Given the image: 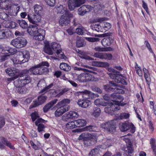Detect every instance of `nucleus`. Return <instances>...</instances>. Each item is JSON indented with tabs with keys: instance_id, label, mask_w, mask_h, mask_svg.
I'll list each match as a JSON object with an SVG mask.
<instances>
[{
	"instance_id": "58836bf2",
	"label": "nucleus",
	"mask_w": 156,
	"mask_h": 156,
	"mask_svg": "<svg viewBox=\"0 0 156 156\" xmlns=\"http://www.w3.org/2000/svg\"><path fill=\"white\" fill-rule=\"evenodd\" d=\"M66 126L67 128L70 129H73L77 127L76 123L75 122V120L74 121H72L68 122L66 125Z\"/></svg>"
},
{
	"instance_id": "72a5a7b5",
	"label": "nucleus",
	"mask_w": 156,
	"mask_h": 156,
	"mask_svg": "<svg viewBox=\"0 0 156 156\" xmlns=\"http://www.w3.org/2000/svg\"><path fill=\"white\" fill-rule=\"evenodd\" d=\"M89 133H82L78 137V140H89Z\"/></svg>"
},
{
	"instance_id": "3c124183",
	"label": "nucleus",
	"mask_w": 156,
	"mask_h": 156,
	"mask_svg": "<svg viewBox=\"0 0 156 156\" xmlns=\"http://www.w3.org/2000/svg\"><path fill=\"white\" fill-rule=\"evenodd\" d=\"M104 59L110 60L112 59V55L111 54L104 53Z\"/></svg>"
},
{
	"instance_id": "39448f33",
	"label": "nucleus",
	"mask_w": 156,
	"mask_h": 156,
	"mask_svg": "<svg viewBox=\"0 0 156 156\" xmlns=\"http://www.w3.org/2000/svg\"><path fill=\"white\" fill-rule=\"evenodd\" d=\"M101 127L105 131L113 133L115 131L116 125L114 120H112L103 122L101 124Z\"/></svg>"
},
{
	"instance_id": "bf43d9fd",
	"label": "nucleus",
	"mask_w": 156,
	"mask_h": 156,
	"mask_svg": "<svg viewBox=\"0 0 156 156\" xmlns=\"http://www.w3.org/2000/svg\"><path fill=\"white\" fill-rule=\"evenodd\" d=\"M31 118L33 121H34L39 117L38 114L37 112H35L31 114Z\"/></svg>"
},
{
	"instance_id": "0eeeda50",
	"label": "nucleus",
	"mask_w": 156,
	"mask_h": 156,
	"mask_svg": "<svg viewBox=\"0 0 156 156\" xmlns=\"http://www.w3.org/2000/svg\"><path fill=\"white\" fill-rule=\"evenodd\" d=\"M119 128L122 132L126 131L129 130L132 133H133L135 131V127L134 125L131 122H125L120 124Z\"/></svg>"
},
{
	"instance_id": "09e8293b",
	"label": "nucleus",
	"mask_w": 156,
	"mask_h": 156,
	"mask_svg": "<svg viewBox=\"0 0 156 156\" xmlns=\"http://www.w3.org/2000/svg\"><path fill=\"white\" fill-rule=\"evenodd\" d=\"M74 69L75 70H81L83 72L87 71L89 72L90 73H93L92 71L88 70L87 69H86V68H83L81 66V67H75L74 68Z\"/></svg>"
},
{
	"instance_id": "dca6fc26",
	"label": "nucleus",
	"mask_w": 156,
	"mask_h": 156,
	"mask_svg": "<svg viewBox=\"0 0 156 156\" xmlns=\"http://www.w3.org/2000/svg\"><path fill=\"white\" fill-rule=\"evenodd\" d=\"M77 104L78 105L83 108H86L91 104L90 100L87 99H80L78 100Z\"/></svg>"
},
{
	"instance_id": "e2e57ef3",
	"label": "nucleus",
	"mask_w": 156,
	"mask_h": 156,
	"mask_svg": "<svg viewBox=\"0 0 156 156\" xmlns=\"http://www.w3.org/2000/svg\"><path fill=\"white\" fill-rule=\"evenodd\" d=\"M68 90V89L66 88L61 90L60 92L58 94L56 95V97H60L62 95L65 93H66Z\"/></svg>"
},
{
	"instance_id": "c85d7f7f",
	"label": "nucleus",
	"mask_w": 156,
	"mask_h": 156,
	"mask_svg": "<svg viewBox=\"0 0 156 156\" xmlns=\"http://www.w3.org/2000/svg\"><path fill=\"white\" fill-rule=\"evenodd\" d=\"M59 67L61 70L68 71L71 69V67L68 65L67 63H60Z\"/></svg>"
},
{
	"instance_id": "603ef678",
	"label": "nucleus",
	"mask_w": 156,
	"mask_h": 156,
	"mask_svg": "<svg viewBox=\"0 0 156 156\" xmlns=\"http://www.w3.org/2000/svg\"><path fill=\"white\" fill-rule=\"evenodd\" d=\"M125 151L127 153H128L129 155V154H132L133 152V149L131 144L128 145L127 146L126 149L125 150Z\"/></svg>"
},
{
	"instance_id": "680f3d73",
	"label": "nucleus",
	"mask_w": 156,
	"mask_h": 156,
	"mask_svg": "<svg viewBox=\"0 0 156 156\" xmlns=\"http://www.w3.org/2000/svg\"><path fill=\"white\" fill-rule=\"evenodd\" d=\"M87 40L90 42H95L99 41L100 39L97 37H87Z\"/></svg>"
},
{
	"instance_id": "a19ab883",
	"label": "nucleus",
	"mask_w": 156,
	"mask_h": 156,
	"mask_svg": "<svg viewBox=\"0 0 156 156\" xmlns=\"http://www.w3.org/2000/svg\"><path fill=\"white\" fill-rule=\"evenodd\" d=\"M9 32H10V31H5L4 30L0 31V39L6 38L8 37Z\"/></svg>"
},
{
	"instance_id": "473e14b6",
	"label": "nucleus",
	"mask_w": 156,
	"mask_h": 156,
	"mask_svg": "<svg viewBox=\"0 0 156 156\" xmlns=\"http://www.w3.org/2000/svg\"><path fill=\"white\" fill-rule=\"evenodd\" d=\"M17 23L23 29H26L28 27L27 22L24 20H19L17 21Z\"/></svg>"
},
{
	"instance_id": "412c9836",
	"label": "nucleus",
	"mask_w": 156,
	"mask_h": 156,
	"mask_svg": "<svg viewBox=\"0 0 156 156\" xmlns=\"http://www.w3.org/2000/svg\"><path fill=\"white\" fill-rule=\"evenodd\" d=\"M59 23L62 26L67 25L70 22V20L63 14L59 20Z\"/></svg>"
},
{
	"instance_id": "6e6d98bb",
	"label": "nucleus",
	"mask_w": 156,
	"mask_h": 156,
	"mask_svg": "<svg viewBox=\"0 0 156 156\" xmlns=\"http://www.w3.org/2000/svg\"><path fill=\"white\" fill-rule=\"evenodd\" d=\"M2 51L5 54H7L9 53H12V49L9 48V47H4L2 50Z\"/></svg>"
},
{
	"instance_id": "774afa93",
	"label": "nucleus",
	"mask_w": 156,
	"mask_h": 156,
	"mask_svg": "<svg viewBox=\"0 0 156 156\" xmlns=\"http://www.w3.org/2000/svg\"><path fill=\"white\" fill-rule=\"evenodd\" d=\"M30 136L32 138L36 137L37 136V135L36 131L34 130H32L31 131Z\"/></svg>"
},
{
	"instance_id": "c756f323",
	"label": "nucleus",
	"mask_w": 156,
	"mask_h": 156,
	"mask_svg": "<svg viewBox=\"0 0 156 156\" xmlns=\"http://www.w3.org/2000/svg\"><path fill=\"white\" fill-rule=\"evenodd\" d=\"M77 127H80L85 126L87 123L86 121L83 119H79L75 120Z\"/></svg>"
},
{
	"instance_id": "f257e3e1",
	"label": "nucleus",
	"mask_w": 156,
	"mask_h": 156,
	"mask_svg": "<svg viewBox=\"0 0 156 156\" xmlns=\"http://www.w3.org/2000/svg\"><path fill=\"white\" fill-rule=\"evenodd\" d=\"M49 64L47 62H43L38 64L33 67L29 70L25 69L28 71L26 75H27L30 72V74L34 75H40L47 73L48 71V67L49 66Z\"/></svg>"
},
{
	"instance_id": "ddd939ff",
	"label": "nucleus",
	"mask_w": 156,
	"mask_h": 156,
	"mask_svg": "<svg viewBox=\"0 0 156 156\" xmlns=\"http://www.w3.org/2000/svg\"><path fill=\"white\" fill-rule=\"evenodd\" d=\"M93 8L92 7L89 5H83L78 9V14L80 15L83 16L92 9Z\"/></svg>"
},
{
	"instance_id": "052dcab7",
	"label": "nucleus",
	"mask_w": 156,
	"mask_h": 156,
	"mask_svg": "<svg viewBox=\"0 0 156 156\" xmlns=\"http://www.w3.org/2000/svg\"><path fill=\"white\" fill-rule=\"evenodd\" d=\"M37 126V129L39 132L44 131V129L45 127L44 125L42 123H40L39 125H36Z\"/></svg>"
},
{
	"instance_id": "2f4dec72",
	"label": "nucleus",
	"mask_w": 156,
	"mask_h": 156,
	"mask_svg": "<svg viewBox=\"0 0 156 156\" xmlns=\"http://www.w3.org/2000/svg\"><path fill=\"white\" fill-rule=\"evenodd\" d=\"M112 48L110 47L108 48H101L99 46H97L95 47L94 50L98 52H103V51H111L112 50Z\"/></svg>"
},
{
	"instance_id": "4be33fe9",
	"label": "nucleus",
	"mask_w": 156,
	"mask_h": 156,
	"mask_svg": "<svg viewBox=\"0 0 156 156\" xmlns=\"http://www.w3.org/2000/svg\"><path fill=\"white\" fill-rule=\"evenodd\" d=\"M38 29L36 26L30 25L28 27L27 31L30 35L34 36L37 33Z\"/></svg>"
},
{
	"instance_id": "13d9d810",
	"label": "nucleus",
	"mask_w": 156,
	"mask_h": 156,
	"mask_svg": "<svg viewBox=\"0 0 156 156\" xmlns=\"http://www.w3.org/2000/svg\"><path fill=\"white\" fill-rule=\"evenodd\" d=\"M83 40L77 39L76 41V45L77 47H80L83 46Z\"/></svg>"
},
{
	"instance_id": "bb28decb",
	"label": "nucleus",
	"mask_w": 156,
	"mask_h": 156,
	"mask_svg": "<svg viewBox=\"0 0 156 156\" xmlns=\"http://www.w3.org/2000/svg\"><path fill=\"white\" fill-rule=\"evenodd\" d=\"M143 71L144 74V77L146 79V80L148 84H149L150 82V75L149 72L147 69L144 68H143Z\"/></svg>"
},
{
	"instance_id": "5fc2aeb1",
	"label": "nucleus",
	"mask_w": 156,
	"mask_h": 156,
	"mask_svg": "<svg viewBox=\"0 0 156 156\" xmlns=\"http://www.w3.org/2000/svg\"><path fill=\"white\" fill-rule=\"evenodd\" d=\"M46 3L51 7L55 6V0H44Z\"/></svg>"
},
{
	"instance_id": "a211bd4d",
	"label": "nucleus",
	"mask_w": 156,
	"mask_h": 156,
	"mask_svg": "<svg viewBox=\"0 0 156 156\" xmlns=\"http://www.w3.org/2000/svg\"><path fill=\"white\" fill-rule=\"evenodd\" d=\"M58 101L57 99H55L47 103L43 107V111L44 112H47L50 108L52 107Z\"/></svg>"
},
{
	"instance_id": "ea45409f",
	"label": "nucleus",
	"mask_w": 156,
	"mask_h": 156,
	"mask_svg": "<svg viewBox=\"0 0 156 156\" xmlns=\"http://www.w3.org/2000/svg\"><path fill=\"white\" fill-rule=\"evenodd\" d=\"M129 113H122L120 114L118 119H127L129 118Z\"/></svg>"
},
{
	"instance_id": "e433bc0d",
	"label": "nucleus",
	"mask_w": 156,
	"mask_h": 156,
	"mask_svg": "<svg viewBox=\"0 0 156 156\" xmlns=\"http://www.w3.org/2000/svg\"><path fill=\"white\" fill-rule=\"evenodd\" d=\"M13 57V55L12 54L1 56L0 57V60L1 62L4 61L5 60L9 59H12Z\"/></svg>"
},
{
	"instance_id": "4d7b16f0",
	"label": "nucleus",
	"mask_w": 156,
	"mask_h": 156,
	"mask_svg": "<svg viewBox=\"0 0 156 156\" xmlns=\"http://www.w3.org/2000/svg\"><path fill=\"white\" fill-rule=\"evenodd\" d=\"M101 27L99 24H93L91 26V28L93 30L97 31H100V27Z\"/></svg>"
},
{
	"instance_id": "f03ea898",
	"label": "nucleus",
	"mask_w": 156,
	"mask_h": 156,
	"mask_svg": "<svg viewBox=\"0 0 156 156\" xmlns=\"http://www.w3.org/2000/svg\"><path fill=\"white\" fill-rule=\"evenodd\" d=\"M44 52L49 55H52L55 51L56 56L61 58L66 59V57L64 55L59 44L55 43H52L51 46H46L44 49Z\"/></svg>"
},
{
	"instance_id": "aec40b11",
	"label": "nucleus",
	"mask_w": 156,
	"mask_h": 156,
	"mask_svg": "<svg viewBox=\"0 0 156 156\" xmlns=\"http://www.w3.org/2000/svg\"><path fill=\"white\" fill-rule=\"evenodd\" d=\"M11 2L9 0L0 2V9L8 10L11 7Z\"/></svg>"
},
{
	"instance_id": "9d476101",
	"label": "nucleus",
	"mask_w": 156,
	"mask_h": 156,
	"mask_svg": "<svg viewBox=\"0 0 156 156\" xmlns=\"http://www.w3.org/2000/svg\"><path fill=\"white\" fill-rule=\"evenodd\" d=\"M79 116L77 112L70 111L64 114L62 117V119L64 121H67L71 119H75Z\"/></svg>"
},
{
	"instance_id": "69168bd1",
	"label": "nucleus",
	"mask_w": 156,
	"mask_h": 156,
	"mask_svg": "<svg viewBox=\"0 0 156 156\" xmlns=\"http://www.w3.org/2000/svg\"><path fill=\"white\" fill-rule=\"evenodd\" d=\"M148 126L151 132H152L154 130V127L153 124L151 121H149Z\"/></svg>"
},
{
	"instance_id": "8fccbe9b",
	"label": "nucleus",
	"mask_w": 156,
	"mask_h": 156,
	"mask_svg": "<svg viewBox=\"0 0 156 156\" xmlns=\"http://www.w3.org/2000/svg\"><path fill=\"white\" fill-rule=\"evenodd\" d=\"M94 56L96 58L104 59V53L96 52L94 53Z\"/></svg>"
},
{
	"instance_id": "393cba45",
	"label": "nucleus",
	"mask_w": 156,
	"mask_h": 156,
	"mask_svg": "<svg viewBox=\"0 0 156 156\" xmlns=\"http://www.w3.org/2000/svg\"><path fill=\"white\" fill-rule=\"evenodd\" d=\"M100 148L97 147L93 149L89 153V156H99Z\"/></svg>"
},
{
	"instance_id": "2eb2a0df",
	"label": "nucleus",
	"mask_w": 156,
	"mask_h": 156,
	"mask_svg": "<svg viewBox=\"0 0 156 156\" xmlns=\"http://www.w3.org/2000/svg\"><path fill=\"white\" fill-rule=\"evenodd\" d=\"M47 99V97L42 94L38 96L37 98V100L34 101L32 107H36L38 105H41L44 103Z\"/></svg>"
},
{
	"instance_id": "5701e85b",
	"label": "nucleus",
	"mask_w": 156,
	"mask_h": 156,
	"mask_svg": "<svg viewBox=\"0 0 156 156\" xmlns=\"http://www.w3.org/2000/svg\"><path fill=\"white\" fill-rule=\"evenodd\" d=\"M113 41V39L110 37L104 38L101 41L102 45L104 47L110 46Z\"/></svg>"
},
{
	"instance_id": "f704fd0d",
	"label": "nucleus",
	"mask_w": 156,
	"mask_h": 156,
	"mask_svg": "<svg viewBox=\"0 0 156 156\" xmlns=\"http://www.w3.org/2000/svg\"><path fill=\"white\" fill-rule=\"evenodd\" d=\"M150 144L154 153V156H156V144L154 139H151L150 140Z\"/></svg>"
},
{
	"instance_id": "6e6552de",
	"label": "nucleus",
	"mask_w": 156,
	"mask_h": 156,
	"mask_svg": "<svg viewBox=\"0 0 156 156\" xmlns=\"http://www.w3.org/2000/svg\"><path fill=\"white\" fill-rule=\"evenodd\" d=\"M85 0H69L68 5L69 9L73 10L76 7H79L81 4L85 3Z\"/></svg>"
},
{
	"instance_id": "49530a36",
	"label": "nucleus",
	"mask_w": 156,
	"mask_h": 156,
	"mask_svg": "<svg viewBox=\"0 0 156 156\" xmlns=\"http://www.w3.org/2000/svg\"><path fill=\"white\" fill-rule=\"evenodd\" d=\"M89 140H90L94 143L96 142L97 140L96 135L94 133H89Z\"/></svg>"
},
{
	"instance_id": "1a4fd4ad",
	"label": "nucleus",
	"mask_w": 156,
	"mask_h": 156,
	"mask_svg": "<svg viewBox=\"0 0 156 156\" xmlns=\"http://www.w3.org/2000/svg\"><path fill=\"white\" fill-rule=\"evenodd\" d=\"M76 79L80 82L94 80L92 76L88 73H83L77 76Z\"/></svg>"
},
{
	"instance_id": "7ed1b4c3",
	"label": "nucleus",
	"mask_w": 156,
	"mask_h": 156,
	"mask_svg": "<svg viewBox=\"0 0 156 156\" xmlns=\"http://www.w3.org/2000/svg\"><path fill=\"white\" fill-rule=\"evenodd\" d=\"M32 80V78L28 75H24L22 77L17 80L18 87L17 90L20 94H24L26 92V89L24 86L29 83Z\"/></svg>"
},
{
	"instance_id": "a878e982",
	"label": "nucleus",
	"mask_w": 156,
	"mask_h": 156,
	"mask_svg": "<svg viewBox=\"0 0 156 156\" xmlns=\"http://www.w3.org/2000/svg\"><path fill=\"white\" fill-rule=\"evenodd\" d=\"M70 101V100L68 99H64L61 101L58 102L56 105V106H65V108H69V107L66 105V104L69 103Z\"/></svg>"
},
{
	"instance_id": "20e7f679",
	"label": "nucleus",
	"mask_w": 156,
	"mask_h": 156,
	"mask_svg": "<svg viewBox=\"0 0 156 156\" xmlns=\"http://www.w3.org/2000/svg\"><path fill=\"white\" fill-rule=\"evenodd\" d=\"M6 73L10 76L13 77L14 79L20 77V78L28 73L27 70H20L16 68H8L5 70Z\"/></svg>"
},
{
	"instance_id": "f3484780",
	"label": "nucleus",
	"mask_w": 156,
	"mask_h": 156,
	"mask_svg": "<svg viewBox=\"0 0 156 156\" xmlns=\"http://www.w3.org/2000/svg\"><path fill=\"white\" fill-rule=\"evenodd\" d=\"M56 107L59 106L60 107L58 108L55 112V115L56 117H59L62 115L66 112L67 111L69 110V108H66L65 106H58Z\"/></svg>"
},
{
	"instance_id": "0e129e2a",
	"label": "nucleus",
	"mask_w": 156,
	"mask_h": 156,
	"mask_svg": "<svg viewBox=\"0 0 156 156\" xmlns=\"http://www.w3.org/2000/svg\"><path fill=\"white\" fill-rule=\"evenodd\" d=\"M99 66L101 67H108L109 66V64L107 62H99Z\"/></svg>"
},
{
	"instance_id": "f8f14e48",
	"label": "nucleus",
	"mask_w": 156,
	"mask_h": 156,
	"mask_svg": "<svg viewBox=\"0 0 156 156\" xmlns=\"http://www.w3.org/2000/svg\"><path fill=\"white\" fill-rule=\"evenodd\" d=\"M27 19L30 23L37 24V23L41 21V15L36 13L34 15L28 14Z\"/></svg>"
},
{
	"instance_id": "338daca9",
	"label": "nucleus",
	"mask_w": 156,
	"mask_h": 156,
	"mask_svg": "<svg viewBox=\"0 0 156 156\" xmlns=\"http://www.w3.org/2000/svg\"><path fill=\"white\" fill-rule=\"evenodd\" d=\"M63 15H65V16L68 18L70 20V19L73 18V15L69 11H66L65 13Z\"/></svg>"
},
{
	"instance_id": "79ce46f5",
	"label": "nucleus",
	"mask_w": 156,
	"mask_h": 156,
	"mask_svg": "<svg viewBox=\"0 0 156 156\" xmlns=\"http://www.w3.org/2000/svg\"><path fill=\"white\" fill-rule=\"evenodd\" d=\"M113 141L112 139H107L106 141L104 143L105 145V148L109 147L111 146H112L113 144Z\"/></svg>"
},
{
	"instance_id": "864d4df0",
	"label": "nucleus",
	"mask_w": 156,
	"mask_h": 156,
	"mask_svg": "<svg viewBox=\"0 0 156 156\" xmlns=\"http://www.w3.org/2000/svg\"><path fill=\"white\" fill-rule=\"evenodd\" d=\"M53 85V83H51L50 85H48L47 87H45L43 89L41 90L40 93H45L47 92L48 90L50 88L52 87Z\"/></svg>"
},
{
	"instance_id": "c03bdc74",
	"label": "nucleus",
	"mask_w": 156,
	"mask_h": 156,
	"mask_svg": "<svg viewBox=\"0 0 156 156\" xmlns=\"http://www.w3.org/2000/svg\"><path fill=\"white\" fill-rule=\"evenodd\" d=\"M118 95H116L115 93H113L110 96V100L112 101L113 102L110 103V105L111 106H112L114 105L115 103H114V101H116V99L117 98Z\"/></svg>"
},
{
	"instance_id": "7c9ffc66",
	"label": "nucleus",
	"mask_w": 156,
	"mask_h": 156,
	"mask_svg": "<svg viewBox=\"0 0 156 156\" xmlns=\"http://www.w3.org/2000/svg\"><path fill=\"white\" fill-rule=\"evenodd\" d=\"M108 74L112 79L114 80L115 82L116 79L118 78L119 76L122 77V74L119 73H108Z\"/></svg>"
},
{
	"instance_id": "423d86ee",
	"label": "nucleus",
	"mask_w": 156,
	"mask_h": 156,
	"mask_svg": "<svg viewBox=\"0 0 156 156\" xmlns=\"http://www.w3.org/2000/svg\"><path fill=\"white\" fill-rule=\"evenodd\" d=\"M27 43V41L25 38L22 37H19L12 40L10 44L15 47L20 48L24 47Z\"/></svg>"
},
{
	"instance_id": "cd10ccee",
	"label": "nucleus",
	"mask_w": 156,
	"mask_h": 156,
	"mask_svg": "<svg viewBox=\"0 0 156 156\" xmlns=\"http://www.w3.org/2000/svg\"><path fill=\"white\" fill-rule=\"evenodd\" d=\"M84 93L86 94H88L89 98L88 99H93L95 98L98 97L99 96L98 94H94L87 90H84Z\"/></svg>"
},
{
	"instance_id": "b1692460",
	"label": "nucleus",
	"mask_w": 156,
	"mask_h": 156,
	"mask_svg": "<svg viewBox=\"0 0 156 156\" xmlns=\"http://www.w3.org/2000/svg\"><path fill=\"white\" fill-rule=\"evenodd\" d=\"M0 139L2 140V142L6 146L8 147L11 149H15V147L7 139L3 137H1Z\"/></svg>"
},
{
	"instance_id": "a18cd8bd",
	"label": "nucleus",
	"mask_w": 156,
	"mask_h": 156,
	"mask_svg": "<svg viewBox=\"0 0 156 156\" xmlns=\"http://www.w3.org/2000/svg\"><path fill=\"white\" fill-rule=\"evenodd\" d=\"M119 77L118 79H116L115 82L118 83H121L123 85H127V83L125 80L122 77Z\"/></svg>"
},
{
	"instance_id": "6ab92c4d",
	"label": "nucleus",
	"mask_w": 156,
	"mask_h": 156,
	"mask_svg": "<svg viewBox=\"0 0 156 156\" xmlns=\"http://www.w3.org/2000/svg\"><path fill=\"white\" fill-rule=\"evenodd\" d=\"M124 98L122 96V95H118L116 99V101H114V103L116 105H118L119 106L116 108V109L118 110H119V106H123L126 104L124 103H121V102L123 100Z\"/></svg>"
},
{
	"instance_id": "de8ad7c7",
	"label": "nucleus",
	"mask_w": 156,
	"mask_h": 156,
	"mask_svg": "<svg viewBox=\"0 0 156 156\" xmlns=\"http://www.w3.org/2000/svg\"><path fill=\"white\" fill-rule=\"evenodd\" d=\"M45 81L44 80H40L37 84V86L39 88H42L46 86Z\"/></svg>"
},
{
	"instance_id": "37998d69",
	"label": "nucleus",
	"mask_w": 156,
	"mask_h": 156,
	"mask_svg": "<svg viewBox=\"0 0 156 156\" xmlns=\"http://www.w3.org/2000/svg\"><path fill=\"white\" fill-rule=\"evenodd\" d=\"M57 10L58 13L61 14L63 13L66 11L65 7H63V5H61L57 7Z\"/></svg>"
},
{
	"instance_id": "4468645a",
	"label": "nucleus",
	"mask_w": 156,
	"mask_h": 156,
	"mask_svg": "<svg viewBox=\"0 0 156 156\" xmlns=\"http://www.w3.org/2000/svg\"><path fill=\"white\" fill-rule=\"evenodd\" d=\"M45 31L41 28L38 29V32L34 36V38L39 41H42L44 39Z\"/></svg>"
},
{
	"instance_id": "c9c22d12",
	"label": "nucleus",
	"mask_w": 156,
	"mask_h": 156,
	"mask_svg": "<svg viewBox=\"0 0 156 156\" xmlns=\"http://www.w3.org/2000/svg\"><path fill=\"white\" fill-rule=\"evenodd\" d=\"M93 110V112L92 113V115L95 117L98 116L101 112V110L100 108L98 107H94V108Z\"/></svg>"
},
{
	"instance_id": "4c0bfd02",
	"label": "nucleus",
	"mask_w": 156,
	"mask_h": 156,
	"mask_svg": "<svg viewBox=\"0 0 156 156\" xmlns=\"http://www.w3.org/2000/svg\"><path fill=\"white\" fill-rule=\"evenodd\" d=\"M42 7L38 5H36L34 6V10L35 13L41 15L42 12Z\"/></svg>"
},
{
	"instance_id": "9b49d317",
	"label": "nucleus",
	"mask_w": 156,
	"mask_h": 156,
	"mask_svg": "<svg viewBox=\"0 0 156 156\" xmlns=\"http://www.w3.org/2000/svg\"><path fill=\"white\" fill-rule=\"evenodd\" d=\"M29 52L26 50L23 51L17 56L19 60L18 62H19L20 64H21L27 62L29 58Z\"/></svg>"
}]
</instances>
